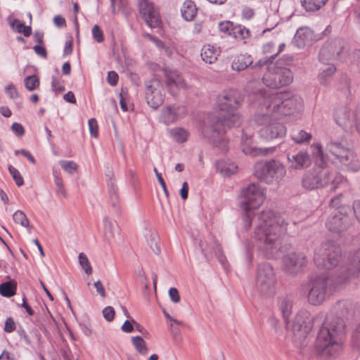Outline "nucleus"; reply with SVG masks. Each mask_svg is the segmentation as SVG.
Masks as SVG:
<instances>
[{
    "instance_id": "f257e3e1",
    "label": "nucleus",
    "mask_w": 360,
    "mask_h": 360,
    "mask_svg": "<svg viewBox=\"0 0 360 360\" xmlns=\"http://www.w3.org/2000/svg\"><path fill=\"white\" fill-rule=\"evenodd\" d=\"M263 201V191L259 185L251 184L242 190L240 206L245 212L243 217V229L248 231L254 224V238L259 250L266 257L275 258L278 255L281 236L290 233L288 228L289 224L283 216L271 210L253 214L252 210L258 208Z\"/></svg>"
},
{
    "instance_id": "f03ea898",
    "label": "nucleus",
    "mask_w": 360,
    "mask_h": 360,
    "mask_svg": "<svg viewBox=\"0 0 360 360\" xmlns=\"http://www.w3.org/2000/svg\"><path fill=\"white\" fill-rule=\"evenodd\" d=\"M311 148L316 158V163L322 168L313 169L307 172L302 176V187L307 190H314L330 184L331 189L335 191L340 186H347V181L341 174L324 168L327 161L321 145L314 143Z\"/></svg>"
},
{
    "instance_id": "7ed1b4c3",
    "label": "nucleus",
    "mask_w": 360,
    "mask_h": 360,
    "mask_svg": "<svg viewBox=\"0 0 360 360\" xmlns=\"http://www.w3.org/2000/svg\"><path fill=\"white\" fill-rule=\"evenodd\" d=\"M345 323L340 317L327 316L316 337L315 347L318 354L333 357L341 350V341L345 334Z\"/></svg>"
},
{
    "instance_id": "20e7f679",
    "label": "nucleus",
    "mask_w": 360,
    "mask_h": 360,
    "mask_svg": "<svg viewBox=\"0 0 360 360\" xmlns=\"http://www.w3.org/2000/svg\"><path fill=\"white\" fill-rule=\"evenodd\" d=\"M240 114H208L207 123L202 128L203 138L212 143L221 152L228 150L224 136L226 129L241 124Z\"/></svg>"
},
{
    "instance_id": "39448f33",
    "label": "nucleus",
    "mask_w": 360,
    "mask_h": 360,
    "mask_svg": "<svg viewBox=\"0 0 360 360\" xmlns=\"http://www.w3.org/2000/svg\"><path fill=\"white\" fill-rule=\"evenodd\" d=\"M326 150L343 169L354 172L360 170V161L357 155L341 142L331 140L326 143Z\"/></svg>"
},
{
    "instance_id": "423d86ee",
    "label": "nucleus",
    "mask_w": 360,
    "mask_h": 360,
    "mask_svg": "<svg viewBox=\"0 0 360 360\" xmlns=\"http://www.w3.org/2000/svg\"><path fill=\"white\" fill-rule=\"evenodd\" d=\"M255 175L266 184H277L286 174L285 166L279 160L271 159L255 165Z\"/></svg>"
},
{
    "instance_id": "0eeeda50",
    "label": "nucleus",
    "mask_w": 360,
    "mask_h": 360,
    "mask_svg": "<svg viewBox=\"0 0 360 360\" xmlns=\"http://www.w3.org/2000/svg\"><path fill=\"white\" fill-rule=\"evenodd\" d=\"M294 74L288 67L271 63L262 77L263 84L271 89H279L292 83Z\"/></svg>"
},
{
    "instance_id": "6e6552de",
    "label": "nucleus",
    "mask_w": 360,
    "mask_h": 360,
    "mask_svg": "<svg viewBox=\"0 0 360 360\" xmlns=\"http://www.w3.org/2000/svg\"><path fill=\"white\" fill-rule=\"evenodd\" d=\"M278 114H256L255 121L264 127L261 129L260 136L265 139L281 138L286 134V127L282 117Z\"/></svg>"
},
{
    "instance_id": "1a4fd4ad",
    "label": "nucleus",
    "mask_w": 360,
    "mask_h": 360,
    "mask_svg": "<svg viewBox=\"0 0 360 360\" xmlns=\"http://www.w3.org/2000/svg\"><path fill=\"white\" fill-rule=\"evenodd\" d=\"M333 276H319L311 282V288L307 295V301L311 305L323 303L333 292L335 288Z\"/></svg>"
},
{
    "instance_id": "9d476101",
    "label": "nucleus",
    "mask_w": 360,
    "mask_h": 360,
    "mask_svg": "<svg viewBox=\"0 0 360 360\" xmlns=\"http://www.w3.org/2000/svg\"><path fill=\"white\" fill-rule=\"evenodd\" d=\"M340 258V248L333 241L323 243L314 252V259L316 265L326 269L338 266Z\"/></svg>"
},
{
    "instance_id": "9b49d317",
    "label": "nucleus",
    "mask_w": 360,
    "mask_h": 360,
    "mask_svg": "<svg viewBox=\"0 0 360 360\" xmlns=\"http://www.w3.org/2000/svg\"><path fill=\"white\" fill-rule=\"evenodd\" d=\"M276 276L272 266L267 262L259 264L257 270L256 287L264 297H271L275 294Z\"/></svg>"
},
{
    "instance_id": "f8f14e48",
    "label": "nucleus",
    "mask_w": 360,
    "mask_h": 360,
    "mask_svg": "<svg viewBox=\"0 0 360 360\" xmlns=\"http://www.w3.org/2000/svg\"><path fill=\"white\" fill-rule=\"evenodd\" d=\"M318 317L314 318L310 312L307 310L299 311L292 323V330L295 336L299 338H304L311 330L314 321Z\"/></svg>"
},
{
    "instance_id": "ddd939ff",
    "label": "nucleus",
    "mask_w": 360,
    "mask_h": 360,
    "mask_svg": "<svg viewBox=\"0 0 360 360\" xmlns=\"http://www.w3.org/2000/svg\"><path fill=\"white\" fill-rule=\"evenodd\" d=\"M345 41L335 38L324 44L319 52V60L325 63L331 60H339L345 47Z\"/></svg>"
},
{
    "instance_id": "4468645a",
    "label": "nucleus",
    "mask_w": 360,
    "mask_h": 360,
    "mask_svg": "<svg viewBox=\"0 0 360 360\" xmlns=\"http://www.w3.org/2000/svg\"><path fill=\"white\" fill-rule=\"evenodd\" d=\"M163 86L159 79H154L146 84V98L148 105L157 110L163 103Z\"/></svg>"
},
{
    "instance_id": "2eb2a0df",
    "label": "nucleus",
    "mask_w": 360,
    "mask_h": 360,
    "mask_svg": "<svg viewBox=\"0 0 360 360\" xmlns=\"http://www.w3.org/2000/svg\"><path fill=\"white\" fill-rule=\"evenodd\" d=\"M307 262V258L302 252H292L284 255L282 259L284 271L291 275L300 272Z\"/></svg>"
},
{
    "instance_id": "dca6fc26",
    "label": "nucleus",
    "mask_w": 360,
    "mask_h": 360,
    "mask_svg": "<svg viewBox=\"0 0 360 360\" xmlns=\"http://www.w3.org/2000/svg\"><path fill=\"white\" fill-rule=\"evenodd\" d=\"M351 224V219L342 210L335 209L328 217L326 226L332 232L340 233L346 230Z\"/></svg>"
},
{
    "instance_id": "f3484780",
    "label": "nucleus",
    "mask_w": 360,
    "mask_h": 360,
    "mask_svg": "<svg viewBox=\"0 0 360 360\" xmlns=\"http://www.w3.org/2000/svg\"><path fill=\"white\" fill-rule=\"evenodd\" d=\"M240 105V98L234 90L223 91L217 96L216 108L219 111L231 112L237 110Z\"/></svg>"
},
{
    "instance_id": "a211bd4d",
    "label": "nucleus",
    "mask_w": 360,
    "mask_h": 360,
    "mask_svg": "<svg viewBox=\"0 0 360 360\" xmlns=\"http://www.w3.org/2000/svg\"><path fill=\"white\" fill-rule=\"evenodd\" d=\"M139 11L146 24L150 27H157L160 22L158 12L148 0H139Z\"/></svg>"
},
{
    "instance_id": "6ab92c4d",
    "label": "nucleus",
    "mask_w": 360,
    "mask_h": 360,
    "mask_svg": "<svg viewBox=\"0 0 360 360\" xmlns=\"http://www.w3.org/2000/svg\"><path fill=\"white\" fill-rule=\"evenodd\" d=\"M360 272V256H354L349 264L341 265L336 271L337 283L345 282L347 279Z\"/></svg>"
},
{
    "instance_id": "aec40b11",
    "label": "nucleus",
    "mask_w": 360,
    "mask_h": 360,
    "mask_svg": "<svg viewBox=\"0 0 360 360\" xmlns=\"http://www.w3.org/2000/svg\"><path fill=\"white\" fill-rule=\"evenodd\" d=\"M287 160L289 168L294 169H303L311 165V159L306 151H299L296 154L288 155Z\"/></svg>"
},
{
    "instance_id": "412c9836",
    "label": "nucleus",
    "mask_w": 360,
    "mask_h": 360,
    "mask_svg": "<svg viewBox=\"0 0 360 360\" xmlns=\"http://www.w3.org/2000/svg\"><path fill=\"white\" fill-rule=\"evenodd\" d=\"M166 84L172 94L180 89H187L188 86L181 75L176 71H170L166 75Z\"/></svg>"
},
{
    "instance_id": "4be33fe9",
    "label": "nucleus",
    "mask_w": 360,
    "mask_h": 360,
    "mask_svg": "<svg viewBox=\"0 0 360 360\" xmlns=\"http://www.w3.org/2000/svg\"><path fill=\"white\" fill-rule=\"evenodd\" d=\"M314 37V32L310 28L307 27H300L295 34L294 42L297 47L302 48L309 44Z\"/></svg>"
},
{
    "instance_id": "5701e85b",
    "label": "nucleus",
    "mask_w": 360,
    "mask_h": 360,
    "mask_svg": "<svg viewBox=\"0 0 360 360\" xmlns=\"http://www.w3.org/2000/svg\"><path fill=\"white\" fill-rule=\"evenodd\" d=\"M253 63V58L251 55L245 53L235 56L231 62V69L234 71L240 72L250 67Z\"/></svg>"
},
{
    "instance_id": "b1692460",
    "label": "nucleus",
    "mask_w": 360,
    "mask_h": 360,
    "mask_svg": "<svg viewBox=\"0 0 360 360\" xmlns=\"http://www.w3.org/2000/svg\"><path fill=\"white\" fill-rule=\"evenodd\" d=\"M335 121L338 125L345 130L352 131L356 125V114H336Z\"/></svg>"
},
{
    "instance_id": "393cba45",
    "label": "nucleus",
    "mask_w": 360,
    "mask_h": 360,
    "mask_svg": "<svg viewBox=\"0 0 360 360\" xmlns=\"http://www.w3.org/2000/svg\"><path fill=\"white\" fill-rule=\"evenodd\" d=\"M278 307L285 320L288 323L289 317L292 311L293 301L290 297H282L278 299Z\"/></svg>"
},
{
    "instance_id": "a878e982",
    "label": "nucleus",
    "mask_w": 360,
    "mask_h": 360,
    "mask_svg": "<svg viewBox=\"0 0 360 360\" xmlns=\"http://www.w3.org/2000/svg\"><path fill=\"white\" fill-rule=\"evenodd\" d=\"M200 55L205 63L212 64L217 60L219 51L214 46L207 44L202 47Z\"/></svg>"
},
{
    "instance_id": "bb28decb",
    "label": "nucleus",
    "mask_w": 360,
    "mask_h": 360,
    "mask_svg": "<svg viewBox=\"0 0 360 360\" xmlns=\"http://www.w3.org/2000/svg\"><path fill=\"white\" fill-rule=\"evenodd\" d=\"M216 167L219 172L223 176H230L234 174L237 170V165L229 161L225 160H220L217 162Z\"/></svg>"
},
{
    "instance_id": "cd10ccee",
    "label": "nucleus",
    "mask_w": 360,
    "mask_h": 360,
    "mask_svg": "<svg viewBox=\"0 0 360 360\" xmlns=\"http://www.w3.org/2000/svg\"><path fill=\"white\" fill-rule=\"evenodd\" d=\"M145 238L153 252L157 255H159L160 253V248L157 232L155 231L148 230L145 233Z\"/></svg>"
},
{
    "instance_id": "c85d7f7f",
    "label": "nucleus",
    "mask_w": 360,
    "mask_h": 360,
    "mask_svg": "<svg viewBox=\"0 0 360 360\" xmlns=\"http://www.w3.org/2000/svg\"><path fill=\"white\" fill-rule=\"evenodd\" d=\"M182 17L187 21L192 20L197 14V8L191 0L186 1L181 9Z\"/></svg>"
},
{
    "instance_id": "c756f323",
    "label": "nucleus",
    "mask_w": 360,
    "mask_h": 360,
    "mask_svg": "<svg viewBox=\"0 0 360 360\" xmlns=\"http://www.w3.org/2000/svg\"><path fill=\"white\" fill-rule=\"evenodd\" d=\"M300 99L297 98H292L289 99H286L283 101L281 104H277L274 105L273 110L280 111L281 112H284L285 110H300L295 105L297 102L300 101Z\"/></svg>"
},
{
    "instance_id": "7c9ffc66",
    "label": "nucleus",
    "mask_w": 360,
    "mask_h": 360,
    "mask_svg": "<svg viewBox=\"0 0 360 360\" xmlns=\"http://www.w3.org/2000/svg\"><path fill=\"white\" fill-rule=\"evenodd\" d=\"M335 67L332 64H327L321 68L318 75L320 83L323 85L326 84L328 79L335 73Z\"/></svg>"
},
{
    "instance_id": "2f4dec72",
    "label": "nucleus",
    "mask_w": 360,
    "mask_h": 360,
    "mask_svg": "<svg viewBox=\"0 0 360 360\" xmlns=\"http://www.w3.org/2000/svg\"><path fill=\"white\" fill-rule=\"evenodd\" d=\"M172 138L179 143H184L187 141L189 136L188 131L181 127H176L169 131Z\"/></svg>"
},
{
    "instance_id": "473e14b6",
    "label": "nucleus",
    "mask_w": 360,
    "mask_h": 360,
    "mask_svg": "<svg viewBox=\"0 0 360 360\" xmlns=\"http://www.w3.org/2000/svg\"><path fill=\"white\" fill-rule=\"evenodd\" d=\"M16 283L13 281H8L3 283L0 285V294L6 297H10L15 294Z\"/></svg>"
},
{
    "instance_id": "72a5a7b5",
    "label": "nucleus",
    "mask_w": 360,
    "mask_h": 360,
    "mask_svg": "<svg viewBox=\"0 0 360 360\" xmlns=\"http://www.w3.org/2000/svg\"><path fill=\"white\" fill-rule=\"evenodd\" d=\"M104 236L106 240H110L115 238L116 224H114L112 221L105 217L103 219Z\"/></svg>"
},
{
    "instance_id": "f704fd0d",
    "label": "nucleus",
    "mask_w": 360,
    "mask_h": 360,
    "mask_svg": "<svg viewBox=\"0 0 360 360\" xmlns=\"http://www.w3.org/2000/svg\"><path fill=\"white\" fill-rule=\"evenodd\" d=\"M328 0H300L302 6L307 11H314L325 5Z\"/></svg>"
},
{
    "instance_id": "c9c22d12",
    "label": "nucleus",
    "mask_w": 360,
    "mask_h": 360,
    "mask_svg": "<svg viewBox=\"0 0 360 360\" xmlns=\"http://www.w3.org/2000/svg\"><path fill=\"white\" fill-rule=\"evenodd\" d=\"M11 27L15 30L18 33H22L25 37H29L32 34V28L30 26H26L18 19H14L10 23Z\"/></svg>"
},
{
    "instance_id": "e433bc0d",
    "label": "nucleus",
    "mask_w": 360,
    "mask_h": 360,
    "mask_svg": "<svg viewBox=\"0 0 360 360\" xmlns=\"http://www.w3.org/2000/svg\"><path fill=\"white\" fill-rule=\"evenodd\" d=\"M53 176L54 178V183L56 186V193L58 195H61L63 198H67V192L65 188L62 177L55 169H53Z\"/></svg>"
},
{
    "instance_id": "4c0bfd02",
    "label": "nucleus",
    "mask_w": 360,
    "mask_h": 360,
    "mask_svg": "<svg viewBox=\"0 0 360 360\" xmlns=\"http://www.w3.org/2000/svg\"><path fill=\"white\" fill-rule=\"evenodd\" d=\"M13 219L16 224H20L22 227L27 228L29 231L32 229L30 221L26 214L21 210H17L13 215Z\"/></svg>"
},
{
    "instance_id": "58836bf2",
    "label": "nucleus",
    "mask_w": 360,
    "mask_h": 360,
    "mask_svg": "<svg viewBox=\"0 0 360 360\" xmlns=\"http://www.w3.org/2000/svg\"><path fill=\"white\" fill-rule=\"evenodd\" d=\"M131 340L134 348L141 355L145 356L147 354L148 347L146 343L141 336L132 337Z\"/></svg>"
},
{
    "instance_id": "ea45409f",
    "label": "nucleus",
    "mask_w": 360,
    "mask_h": 360,
    "mask_svg": "<svg viewBox=\"0 0 360 360\" xmlns=\"http://www.w3.org/2000/svg\"><path fill=\"white\" fill-rule=\"evenodd\" d=\"M109 195L112 207L115 208V211L117 213V214H120V199L117 193V189L113 186L112 184H111L109 188Z\"/></svg>"
},
{
    "instance_id": "a19ab883",
    "label": "nucleus",
    "mask_w": 360,
    "mask_h": 360,
    "mask_svg": "<svg viewBox=\"0 0 360 360\" xmlns=\"http://www.w3.org/2000/svg\"><path fill=\"white\" fill-rule=\"evenodd\" d=\"M231 36L240 40H243L250 37V30L245 27L240 25L236 26L231 32Z\"/></svg>"
},
{
    "instance_id": "79ce46f5",
    "label": "nucleus",
    "mask_w": 360,
    "mask_h": 360,
    "mask_svg": "<svg viewBox=\"0 0 360 360\" xmlns=\"http://www.w3.org/2000/svg\"><path fill=\"white\" fill-rule=\"evenodd\" d=\"M334 307L337 313L345 316L352 309L353 304L349 300H342L338 302Z\"/></svg>"
},
{
    "instance_id": "37998d69",
    "label": "nucleus",
    "mask_w": 360,
    "mask_h": 360,
    "mask_svg": "<svg viewBox=\"0 0 360 360\" xmlns=\"http://www.w3.org/2000/svg\"><path fill=\"white\" fill-rule=\"evenodd\" d=\"M292 139L297 143H309L311 139V134L304 130H300L297 133L293 134Z\"/></svg>"
},
{
    "instance_id": "c03bdc74",
    "label": "nucleus",
    "mask_w": 360,
    "mask_h": 360,
    "mask_svg": "<svg viewBox=\"0 0 360 360\" xmlns=\"http://www.w3.org/2000/svg\"><path fill=\"white\" fill-rule=\"evenodd\" d=\"M275 150V147H266V148H252L251 151L249 149H243V152L245 154H252L257 155H266L272 153Z\"/></svg>"
},
{
    "instance_id": "a18cd8bd",
    "label": "nucleus",
    "mask_w": 360,
    "mask_h": 360,
    "mask_svg": "<svg viewBox=\"0 0 360 360\" xmlns=\"http://www.w3.org/2000/svg\"><path fill=\"white\" fill-rule=\"evenodd\" d=\"M24 83L26 89L30 91H34L39 86V78L34 75L25 77Z\"/></svg>"
},
{
    "instance_id": "49530a36",
    "label": "nucleus",
    "mask_w": 360,
    "mask_h": 360,
    "mask_svg": "<svg viewBox=\"0 0 360 360\" xmlns=\"http://www.w3.org/2000/svg\"><path fill=\"white\" fill-rule=\"evenodd\" d=\"M59 164L62 169L70 174H72L77 169V165L72 160H60Z\"/></svg>"
},
{
    "instance_id": "de8ad7c7",
    "label": "nucleus",
    "mask_w": 360,
    "mask_h": 360,
    "mask_svg": "<svg viewBox=\"0 0 360 360\" xmlns=\"http://www.w3.org/2000/svg\"><path fill=\"white\" fill-rule=\"evenodd\" d=\"M79 262L80 266L84 270L86 274H91L92 273V268L87 257L84 253L82 252L79 255Z\"/></svg>"
},
{
    "instance_id": "09e8293b",
    "label": "nucleus",
    "mask_w": 360,
    "mask_h": 360,
    "mask_svg": "<svg viewBox=\"0 0 360 360\" xmlns=\"http://www.w3.org/2000/svg\"><path fill=\"white\" fill-rule=\"evenodd\" d=\"M8 171H9L10 174H11L13 180L15 181V184L18 186L23 185V184H24L23 179L22 177L21 174H20L19 171L17 169H15L12 165H10L8 167Z\"/></svg>"
},
{
    "instance_id": "8fccbe9b",
    "label": "nucleus",
    "mask_w": 360,
    "mask_h": 360,
    "mask_svg": "<svg viewBox=\"0 0 360 360\" xmlns=\"http://www.w3.org/2000/svg\"><path fill=\"white\" fill-rule=\"evenodd\" d=\"M352 344L354 348L360 352V323L353 332Z\"/></svg>"
},
{
    "instance_id": "3c124183",
    "label": "nucleus",
    "mask_w": 360,
    "mask_h": 360,
    "mask_svg": "<svg viewBox=\"0 0 360 360\" xmlns=\"http://www.w3.org/2000/svg\"><path fill=\"white\" fill-rule=\"evenodd\" d=\"M213 249H214V254H215L216 257H217L219 262L225 268L226 264V259L222 253L220 245L218 243H214Z\"/></svg>"
},
{
    "instance_id": "603ef678",
    "label": "nucleus",
    "mask_w": 360,
    "mask_h": 360,
    "mask_svg": "<svg viewBox=\"0 0 360 360\" xmlns=\"http://www.w3.org/2000/svg\"><path fill=\"white\" fill-rule=\"evenodd\" d=\"M234 26L230 21L221 22L219 23V29L220 32L231 35V32L233 31Z\"/></svg>"
},
{
    "instance_id": "864d4df0",
    "label": "nucleus",
    "mask_w": 360,
    "mask_h": 360,
    "mask_svg": "<svg viewBox=\"0 0 360 360\" xmlns=\"http://www.w3.org/2000/svg\"><path fill=\"white\" fill-rule=\"evenodd\" d=\"M92 35L96 41L101 43L103 41V33L97 25H94L92 28Z\"/></svg>"
},
{
    "instance_id": "5fc2aeb1",
    "label": "nucleus",
    "mask_w": 360,
    "mask_h": 360,
    "mask_svg": "<svg viewBox=\"0 0 360 360\" xmlns=\"http://www.w3.org/2000/svg\"><path fill=\"white\" fill-rule=\"evenodd\" d=\"M112 12L115 14L126 4V0H110Z\"/></svg>"
},
{
    "instance_id": "6e6d98bb",
    "label": "nucleus",
    "mask_w": 360,
    "mask_h": 360,
    "mask_svg": "<svg viewBox=\"0 0 360 360\" xmlns=\"http://www.w3.org/2000/svg\"><path fill=\"white\" fill-rule=\"evenodd\" d=\"M88 124L91 135L96 138L98 134L97 121L96 119L91 118L89 120Z\"/></svg>"
},
{
    "instance_id": "4d7b16f0",
    "label": "nucleus",
    "mask_w": 360,
    "mask_h": 360,
    "mask_svg": "<svg viewBox=\"0 0 360 360\" xmlns=\"http://www.w3.org/2000/svg\"><path fill=\"white\" fill-rule=\"evenodd\" d=\"M103 315L108 321H112L115 317V310L112 307H106L103 310Z\"/></svg>"
},
{
    "instance_id": "13d9d810",
    "label": "nucleus",
    "mask_w": 360,
    "mask_h": 360,
    "mask_svg": "<svg viewBox=\"0 0 360 360\" xmlns=\"http://www.w3.org/2000/svg\"><path fill=\"white\" fill-rule=\"evenodd\" d=\"M15 330V324L11 317L7 318L5 322L4 330L6 333H12Z\"/></svg>"
},
{
    "instance_id": "bf43d9fd",
    "label": "nucleus",
    "mask_w": 360,
    "mask_h": 360,
    "mask_svg": "<svg viewBox=\"0 0 360 360\" xmlns=\"http://www.w3.org/2000/svg\"><path fill=\"white\" fill-rule=\"evenodd\" d=\"M270 63H269L268 59L262 58V59L259 60L257 63H255L254 65L252 64L250 66V70H256L261 68L264 66H266V68H267Z\"/></svg>"
},
{
    "instance_id": "052dcab7",
    "label": "nucleus",
    "mask_w": 360,
    "mask_h": 360,
    "mask_svg": "<svg viewBox=\"0 0 360 360\" xmlns=\"http://www.w3.org/2000/svg\"><path fill=\"white\" fill-rule=\"evenodd\" d=\"M6 94L11 98H17L18 96V91L15 88V86L13 84L8 85L6 89Z\"/></svg>"
},
{
    "instance_id": "680f3d73",
    "label": "nucleus",
    "mask_w": 360,
    "mask_h": 360,
    "mask_svg": "<svg viewBox=\"0 0 360 360\" xmlns=\"http://www.w3.org/2000/svg\"><path fill=\"white\" fill-rule=\"evenodd\" d=\"M107 80L111 86H115L118 82V75L115 71H110L108 73Z\"/></svg>"
},
{
    "instance_id": "e2e57ef3",
    "label": "nucleus",
    "mask_w": 360,
    "mask_h": 360,
    "mask_svg": "<svg viewBox=\"0 0 360 360\" xmlns=\"http://www.w3.org/2000/svg\"><path fill=\"white\" fill-rule=\"evenodd\" d=\"M34 52L38 56H41L43 58H47V52L46 49L42 46V44L35 45L33 48Z\"/></svg>"
},
{
    "instance_id": "0e129e2a",
    "label": "nucleus",
    "mask_w": 360,
    "mask_h": 360,
    "mask_svg": "<svg viewBox=\"0 0 360 360\" xmlns=\"http://www.w3.org/2000/svg\"><path fill=\"white\" fill-rule=\"evenodd\" d=\"M169 295L172 302L177 303L180 301V296L176 288H171L169 290Z\"/></svg>"
},
{
    "instance_id": "69168bd1",
    "label": "nucleus",
    "mask_w": 360,
    "mask_h": 360,
    "mask_svg": "<svg viewBox=\"0 0 360 360\" xmlns=\"http://www.w3.org/2000/svg\"><path fill=\"white\" fill-rule=\"evenodd\" d=\"M11 129L18 136H22L24 134V128L19 123H13L11 126Z\"/></svg>"
},
{
    "instance_id": "338daca9",
    "label": "nucleus",
    "mask_w": 360,
    "mask_h": 360,
    "mask_svg": "<svg viewBox=\"0 0 360 360\" xmlns=\"http://www.w3.org/2000/svg\"><path fill=\"white\" fill-rule=\"evenodd\" d=\"M94 285L98 294H99L102 297H105L106 294L102 282L101 281H97L94 283Z\"/></svg>"
},
{
    "instance_id": "774afa93",
    "label": "nucleus",
    "mask_w": 360,
    "mask_h": 360,
    "mask_svg": "<svg viewBox=\"0 0 360 360\" xmlns=\"http://www.w3.org/2000/svg\"><path fill=\"white\" fill-rule=\"evenodd\" d=\"M121 329L124 333H131L134 330V323L131 321L127 320L124 321L121 327Z\"/></svg>"
}]
</instances>
